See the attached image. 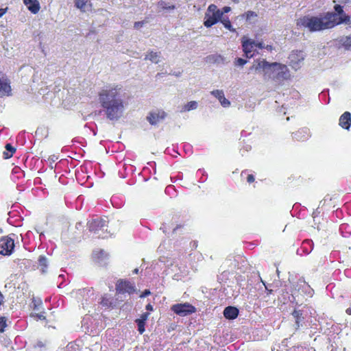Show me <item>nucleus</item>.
Masks as SVG:
<instances>
[{
    "label": "nucleus",
    "mask_w": 351,
    "mask_h": 351,
    "mask_svg": "<svg viewBox=\"0 0 351 351\" xmlns=\"http://www.w3.org/2000/svg\"><path fill=\"white\" fill-rule=\"evenodd\" d=\"M122 88L117 84H108L98 93V100L107 119H119L123 114L125 103L121 98Z\"/></svg>",
    "instance_id": "1"
},
{
    "label": "nucleus",
    "mask_w": 351,
    "mask_h": 351,
    "mask_svg": "<svg viewBox=\"0 0 351 351\" xmlns=\"http://www.w3.org/2000/svg\"><path fill=\"white\" fill-rule=\"evenodd\" d=\"M328 18V12H326L323 17L306 15L297 20L296 25L300 27L306 28L311 32L322 31L331 28Z\"/></svg>",
    "instance_id": "2"
},
{
    "label": "nucleus",
    "mask_w": 351,
    "mask_h": 351,
    "mask_svg": "<svg viewBox=\"0 0 351 351\" xmlns=\"http://www.w3.org/2000/svg\"><path fill=\"white\" fill-rule=\"evenodd\" d=\"M278 66V72L276 73L274 78L278 81H282L287 80L289 77V70L285 65H282L277 62L269 63L265 60L259 61L256 69L263 68V69H269L271 67Z\"/></svg>",
    "instance_id": "3"
},
{
    "label": "nucleus",
    "mask_w": 351,
    "mask_h": 351,
    "mask_svg": "<svg viewBox=\"0 0 351 351\" xmlns=\"http://www.w3.org/2000/svg\"><path fill=\"white\" fill-rule=\"evenodd\" d=\"M222 18V13L215 4H210L205 14V21L204 25L207 28L212 27L217 23Z\"/></svg>",
    "instance_id": "4"
},
{
    "label": "nucleus",
    "mask_w": 351,
    "mask_h": 351,
    "mask_svg": "<svg viewBox=\"0 0 351 351\" xmlns=\"http://www.w3.org/2000/svg\"><path fill=\"white\" fill-rule=\"evenodd\" d=\"M87 226L90 232L104 238L105 236L103 234L107 231L108 221L103 218L94 219L87 223Z\"/></svg>",
    "instance_id": "5"
},
{
    "label": "nucleus",
    "mask_w": 351,
    "mask_h": 351,
    "mask_svg": "<svg viewBox=\"0 0 351 351\" xmlns=\"http://www.w3.org/2000/svg\"><path fill=\"white\" fill-rule=\"evenodd\" d=\"M171 310L181 317L191 315L197 311L195 306L189 302L175 304L171 306Z\"/></svg>",
    "instance_id": "6"
},
{
    "label": "nucleus",
    "mask_w": 351,
    "mask_h": 351,
    "mask_svg": "<svg viewBox=\"0 0 351 351\" xmlns=\"http://www.w3.org/2000/svg\"><path fill=\"white\" fill-rule=\"evenodd\" d=\"M14 248V239L10 236L3 237L0 239V254L10 255Z\"/></svg>",
    "instance_id": "7"
},
{
    "label": "nucleus",
    "mask_w": 351,
    "mask_h": 351,
    "mask_svg": "<svg viewBox=\"0 0 351 351\" xmlns=\"http://www.w3.org/2000/svg\"><path fill=\"white\" fill-rule=\"evenodd\" d=\"M243 51L246 58H251L256 51V42L252 39L243 36L241 38Z\"/></svg>",
    "instance_id": "8"
},
{
    "label": "nucleus",
    "mask_w": 351,
    "mask_h": 351,
    "mask_svg": "<svg viewBox=\"0 0 351 351\" xmlns=\"http://www.w3.org/2000/svg\"><path fill=\"white\" fill-rule=\"evenodd\" d=\"M329 13V19L330 22L331 28L335 27L336 25H340L341 23L346 24H351V17L345 13L341 16H338L335 12H328Z\"/></svg>",
    "instance_id": "9"
},
{
    "label": "nucleus",
    "mask_w": 351,
    "mask_h": 351,
    "mask_svg": "<svg viewBox=\"0 0 351 351\" xmlns=\"http://www.w3.org/2000/svg\"><path fill=\"white\" fill-rule=\"evenodd\" d=\"M134 286L129 281L125 280H119L116 284V291L117 293L132 294L135 292Z\"/></svg>",
    "instance_id": "10"
},
{
    "label": "nucleus",
    "mask_w": 351,
    "mask_h": 351,
    "mask_svg": "<svg viewBox=\"0 0 351 351\" xmlns=\"http://www.w3.org/2000/svg\"><path fill=\"white\" fill-rule=\"evenodd\" d=\"M335 43L338 49L351 51V35L343 36L337 38L335 40Z\"/></svg>",
    "instance_id": "11"
},
{
    "label": "nucleus",
    "mask_w": 351,
    "mask_h": 351,
    "mask_svg": "<svg viewBox=\"0 0 351 351\" xmlns=\"http://www.w3.org/2000/svg\"><path fill=\"white\" fill-rule=\"evenodd\" d=\"M165 117V112L162 110H158L157 112H150L147 116V119L151 125H156L160 121L163 120Z\"/></svg>",
    "instance_id": "12"
},
{
    "label": "nucleus",
    "mask_w": 351,
    "mask_h": 351,
    "mask_svg": "<svg viewBox=\"0 0 351 351\" xmlns=\"http://www.w3.org/2000/svg\"><path fill=\"white\" fill-rule=\"evenodd\" d=\"M339 125L346 130H349L351 125V114L350 112L346 111L343 113L339 120Z\"/></svg>",
    "instance_id": "13"
},
{
    "label": "nucleus",
    "mask_w": 351,
    "mask_h": 351,
    "mask_svg": "<svg viewBox=\"0 0 351 351\" xmlns=\"http://www.w3.org/2000/svg\"><path fill=\"white\" fill-rule=\"evenodd\" d=\"M223 316L228 319H234L238 317L239 309L234 306H227L223 310Z\"/></svg>",
    "instance_id": "14"
},
{
    "label": "nucleus",
    "mask_w": 351,
    "mask_h": 351,
    "mask_svg": "<svg viewBox=\"0 0 351 351\" xmlns=\"http://www.w3.org/2000/svg\"><path fill=\"white\" fill-rule=\"evenodd\" d=\"M211 94L218 99L222 106L226 108L230 105V102L228 100L221 90H215L211 92Z\"/></svg>",
    "instance_id": "15"
},
{
    "label": "nucleus",
    "mask_w": 351,
    "mask_h": 351,
    "mask_svg": "<svg viewBox=\"0 0 351 351\" xmlns=\"http://www.w3.org/2000/svg\"><path fill=\"white\" fill-rule=\"evenodd\" d=\"M24 4L27 9L33 14H37L40 9V3L38 0H23Z\"/></svg>",
    "instance_id": "16"
},
{
    "label": "nucleus",
    "mask_w": 351,
    "mask_h": 351,
    "mask_svg": "<svg viewBox=\"0 0 351 351\" xmlns=\"http://www.w3.org/2000/svg\"><path fill=\"white\" fill-rule=\"evenodd\" d=\"M12 88L9 80L7 78L1 80L0 78V93L3 95H10Z\"/></svg>",
    "instance_id": "17"
},
{
    "label": "nucleus",
    "mask_w": 351,
    "mask_h": 351,
    "mask_svg": "<svg viewBox=\"0 0 351 351\" xmlns=\"http://www.w3.org/2000/svg\"><path fill=\"white\" fill-rule=\"evenodd\" d=\"M291 315H293V317H294L295 319V328L296 329H298L300 326V322H302L304 320V317H303V313H302V310H297V309H295Z\"/></svg>",
    "instance_id": "18"
},
{
    "label": "nucleus",
    "mask_w": 351,
    "mask_h": 351,
    "mask_svg": "<svg viewBox=\"0 0 351 351\" xmlns=\"http://www.w3.org/2000/svg\"><path fill=\"white\" fill-rule=\"evenodd\" d=\"M5 151L3 153V158L5 159H9L12 157L16 150V148L13 147L10 143H7L5 146Z\"/></svg>",
    "instance_id": "19"
},
{
    "label": "nucleus",
    "mask_w": 351,
    "mask_h": 351,
    "mask_svg": "<svg viewBox=\"0 0 351 351\" xmlns=\"http://www.w3.org/2000/svg\"><path fill=\"white\" fill-rule=\"evenodd\" d=\"M160 52L150 51L147 55H146L145 59L149 60L152 62L158 63L159 62Z\"/></svg>",
    "instance_id": "20"
},
{
    "label": "nucleus",
    "mask_w": 351,
    "mask_h": 351,
    "mask_svg": "<svg viewBox=\"0 0 351 351\" xmlns=\"http://www.w3.org/2000/svg\"><path fill=\"white\" fill-rule=\"evenodd\" d=\"M33 351H47V344L43 341H37L32 345Z\"/></svg>",
    "instance_id": "21"
},
{
    "label": "nucleus",
    "mask_w": 351,
    "mask_h": 351,
    "mask_svg": "<svg viewBox=\"0 0 351 351\" xmlns=\"http://www.w3.org/2000/svg\"><path fill=\"white\" fill-rule=\"evenodd\" d=\"M75 5L77 8L81 10L82 12H85V7L88 3L90 7L92 6V4L88 0H74Z\"/></svg>",
    "instance_id": "22"
},
{
    "label": "nucleus",
    "mask_w": 351,
    "mask_h": 351,
    "mask_svg": "<svg viewBox=\"0 0 351 351\" xmlns=\"http://www.w3.org/2000/svg\"><path fill=\"white\" fill-rule=\"evenodd\" d=\"M241 176H246V181L249 184L253 183L255 181L254 176L252 173H250L247 169L243 170L241 173Z\"/></svg>",
    "instance_id": "23"
},
{
    "label": "nucleus",
    "mask_w": 351,
    "mask_h": 351,
    "mask_svg": "<svg viewBox=\"0 0 351 351\" xmlns=\"http://www.w3.org/2000/svg\"><path fill=\"white\" fill-rule=\"evenodd\" d=\"M100 304L102 306L109 308L112 305V299L107 295L102 296Z\"/></svg>",
    "instance_id": "24"
},
{
    "label": "nucleus",
    "mask_w": 351,
    "mask_h": 351,
    "mask_svg": "<svg viewBox=\"0 0 351 351\" xmlns=\"http://www.w3.org/2000/svg\"><path fill=\"white\" fill-rule=\"evenodd\" d=\"M220 21L221 22V23L223 25V26L228 29V30H230V32H234L236 30L235 29H234L232 26V24H231V22L229 20V19L228 17L226 18H221Z\"/></svg>",
    "instance_id": "25"
},
{
    "label": "nucleus",
    "mask_w": 351,
    "mask_h": 351,
    "mask_svg": "<svg viewBox=\"0 0 351 351\" xmlns=\"http://www.w3.org/2000/svg\"><path fill=\"white\" fill-rule=\"evenodd\" d=\"M256 16L257 14L254 11H247L240 16L241 19H245L247 21Z\"/></svg>",
    "instance_id": "26"
},
{
    "label": "nucleus",
    "mask_w": 351,
    "mask_h": 351,
    "mask_svg": "<svg viewBox=\"0 0 351 351\" xmlns=\"http://www.w3.org/2000/svg\"><path fill=\"white\" fill-rule=\"evenodd\" d=\"M38 264L41 267L43 272L45 271L47 267V260L45 256H40L38 258Z\"/></svg>",
    "instance_id": "27"
},
{
    "label": "nucleus",
    "mask_w": 351,
    "mask_h": 351,
    "mask_svg": "<svg viewBox=\"0 0 351 351\" xmlns=\"http://www.w3.org/2000/svg\"><path fill=\"white\" fill-rule=\"evenodd\" d=\"M135 322L136 323L138 326V331L140 334H143L145 331V324L146 322H143V320H140L138 319H136L135 320Z\"/></svg>",
    "instance_id": "28"
},
{
    "label": "nucleus",
    "mask_w": 351,
    "mask_h": 351,
    "mask_svg": "<svg viewBox=\"0 0 351 351\" xmlns=\"http://www.w3.org/2000/svg\"><path fill=\"white\" fill-rule=\"evenodd\" d=\"M32 302L34 310H39L43 305V302H42L41 299H40V298H33Z\"/></svg>",
    "instance_id": "29"
},
{
    "label": "nucleus",
    "mask_w": 351,
    "mask_h": 351,
    "mask_svg": "<svg viewBox=\"0 0 351 351\" xmlns=\"http://www.w3.org/2000/svg\"><path fill=\"white\" fill-rule=\"evenodd\" d=\"M197 104L195 101H191L188 102L184 107L185 111H189L191 110H194L197 108Z\"/></svg>",
    "instance_id": "30"
},
{
    "label": "nucleus",
    "mask_w": 351,
    "mask_h": 351,
    "mask_svg": "<svg viewBox=\"0 0 351 351\" xmlns=\"http://www.w3.org/2000/svg\"><path fill=\"white\" fill-rule=\"evenodd\" d=\"M6 326H7L6 318L3 316L0 317V332H4Z\"/></svg>",
    "instance_id": "31"
},
{
    "label": "nucleus",
    "mask_w": 351,
    "mask_h": 351,
    "mask_svg": "<svg viewBox=\"0 0 351 351\" xmlns=\"http://www.w3.org/2000/svg\"><path fill=\"white\" fill-rule=\"evenodd\" d=\"M334 8H335V12H337L336 14L338 16H341L342 14H344V12H343V7L341 5H335Z\"/></svg>",
    "instance_id": "32"
},
{
    "label": "nucleus",
    "mask_w": 351,
    "mask_h": 351,
    "mask_svg": "<svg viewBox=\"0 0 351 351\" xmlns=\"http://www.w3.org/2000/svg\"><path fill=\"white\" fill-rule=\"evenodd\" d=\"M247 63V60L241 58H238L234 61V64L237 66H243Z\"/></svg>",
    "instance_id": "33"
},
{
    "label": "nucleus",
    "mask_w": 351,
    "mask_h": 351,
    "mask_svg": "<svg viewBox=\"0 0 351 351\" xmlns=\"http://www.w3.org/2000/svg\"><path fill=\"white\" fill-rule=\"evenodd\" d=\"M45 313L41 312L40 313H36L33 315L36 319L45 320L46 319V317L45 316Z\"/></svg>",
    "instance_id": "34"
},
{
    "label": "nucleus",
    "mask_w": 351,
    "mask_h": 351,
    "mask_svg": "<svg viewBox=\"0 0 351 351\" xmlns=\"http://www.w3.org/2000/svg\"><path fill=\"white\" fill-rule=\"evenodd\" d=\"M149 317V313L148 312H145V313H143V314H141L140 318H138V319L140 320H143V322H146V321L148 319Z\"/></svg>",
    "instance_id": "35"
},
{
    "label": "nucleus",
    "mask_w": 351,
    "mask_h": 351,
    "mask_svg": "<svg viewBox=\"0 0 351 351\" xmlns=\"http://www.w3.org/2000/svg\"><path fill=\"white\" fill-rule=\"evenodd\" d=\"M145 23V21H136L134 23V27L135 29H139Z\"/></svg>",
    "instance_id": "36"
},
{
    "label": "nucleus",
    "mask_w": 351,
    "mask_h": 351,
    "mask_svg": "<svg viewBox=\"0 0 351 351\" xmlns=\"http://www.w3.org/2000/svg\"><path fill=\"white\" fill-rule=\"evenodd\" d=\"M231 8L229 6H224L222 8V10H221V12L222 13V15L225 13H228L230 11Z\"/></svg>",
    "instance_id": "37"
},
{
    "label": "nucleus",
    "mask_w": 351,
    "mask_h": 351,
    "mask_svg": "<svg viewBox=\"0 0 351 351\" xmlns=\"http://www.w3.org/2000/svg\"><path fill=\"white\" fill-rule=\"evenodd\" d=\"M256 48H259V49H265V45L263 44V42H258V43L256 42Z\"/></svg>",
    "instance_id": "38"
},
{
    "label": "nucleus",
    "mask_w": 351,
    "mask_h": 351,
    "mask_svg": "<svg viewBox=\"0 0 351 351\" xmlns=\"http://www.w3.org/2000/svg\"><path fill=\"white\" fill-rule=\"evenodd\" d=\"M7 10H8V8L0 9V18L1 16H3L7 12Z\"/></svg>",
    "instance_id": "39"
},
{
    "label": "nucleus",
    "mask_w": 351,
    "mask_h": 351,
    "mask_svg": "<svg viewBox=\"0 0 351 351\" xmlns=\"http://www.w3.org/2000/svg\"><path fill=\"white\" fill-rule=\"evenodd\" d=\"M147 311H153V306L151 304H148L146 305L145 307Z\"/></svg>",
    "instance_id": "40"
},
{
    "label": "nucleus",
    "mask_w": 351,
    "mask_h": 351,
    "mask_svg": "<svg viewBox=\"0 0 351 351\" xmlns=\"http://www.w3.org/2000/svg\"><path fill=\"white\" fill-rule=\"evenodd\" d=\"M3 300H4V297H3V294L1 293V292L0 291V306L3 304Z\"/></svg>",
    "instance_id": "41"
},
{
    "label": "nucleus",
    "mask_w": 351,
    "mask_h": 351,
    "mask_svg": "<svg viewBox=\"0 0 351 351\" xmlns=\"http://www.w3.org/2000/svg\"><path fill=\"white\" fill-rule=\"evenodd\" d=\"M184 225H178L176 228H173V232H176L178 229L183 228Z\"/></svg>",
    "instance_id": "42"
},
{
    "label": "nucleus",
    "mask_w": 351,
    "mask_h": 351,
    "mask_svg": "<svg viewBox=\"0 0 351 351\" xmlns=\"http://www.w3.org/2000/svg\"><path fill=\"white\" fill-rule=\"evenodd\" d=\"M265 49H267L269 51H271L273 49V47L271 45L265 46Z\"/></svg>",
    "instance_id": "43"
},
{
    "label": "nucleus",
    "mask_w": 351,
    "mask_h": 351,
    "mask_svg": "<svg viewBox=\"0 0 351 351\" xmlns=\"http://www.w3.org/2000/svg\"><path fill=\"white\" fill-rule=\"evenodd\" d=\"M175 8H176V6L174 5L165 8V9H169V10H174Z\"/></svg>",
    "instance_id": "44"
},
{
    "label": "nucleus",
    "mask_w": 351,
    "mask_h": 351,
    "mask_svg": "<svg viewBox=\"0 0 351 351\" xmlns=\"http://www.w3.org/2000/svg\"><path fill=\"white\" fill-rule=\"evenodd\" d=\"M149 294H150V291H149V290H145V291H144V293H143V296H145V295H149Z\"/></svg>",
    "instance_id": "45"
},
{
    "label": "nucleus",
    "mask_w": 351,
    "mask_h": 351,
    "mask_svg": "<svg viewBox=\"0 0 351 351\" xmlns=\"http://www.w3.org/2000/svg\"><path fill=\"white\" fill-rule=\"evenodd\" d=\"M99 253L103 255L104 254V252L103 250H101Z\"/></svg>",
    "instance_id": "46"
},
{
    "label": "nucleus",
    "mask_w": 351,
    "mask_h": 351,
    "mask_svg": "<svg viewBox=\"0 0 351 351\" xmlns=\"http://www.w3.org/2000/svg\"><path fill=\"white\" fill-rule=\"evenodd\" d=\"M134 272H135V273H137V272H138V269H136L134 270Z\"/></svg>",
    "instance_id": "47"
}]
</instances>
